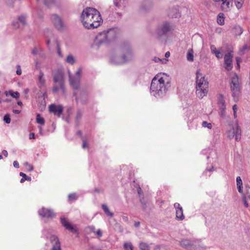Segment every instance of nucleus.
I'll return each instance as SVG.
<instances>
[{"label": "nucleus", "mask_w": 250, "mask_h": 250, "mask_svg": "<svg viewBox=\"0 0 250 250\" xmlns=\"http://www.w3.org/2000/svg\"><path fill=\"white\" fill-rule=\"evenodd\" d=\"M170 78L165 73L156 75L152 79L150 93L156 98L164 96L170 87Z\"/></svg>", "instance_id": "f257e3e1"}, {"label": "nucleus", "mask_w": 250, "mask_h": 250, "mask_svg": "<svg viewBox=\"0 0 250 250\" xmlns=\"http://www.w3.org/2000/svg\"><path fill=\"white\" fill-rule=\"evenodd\" d=\"M80 20L83 27L88 29L97 28L103 22L100 12L91 7H87L83 10Z\"/></svg>", "instance_id": "f03ea898"}, {"label": "nucleus", "mask_w": 250, "mask_h": 250, "mask_svg": "<svg viewBox=\"0 0 250 250\" xmlns=\"http://www.w3.org/2000/svg\"><path fill=\"white\" fill-rule=\"evenodd\" d=\"M208 89V83L199 71L196 73V94L197 96L202 99L207 96Z\"/></svg>", "instance_id": "7ed1b4c3"}, {"label": "nucleus", "mask_w": 250, "mask_h": 250, "mask_svg": "<svg viewBox=\"0 0 250 250\" xmlns=\"http://www.w3.org/2000/svg\"><path fill=\"white\" fill-rule=\"evenodd\" d=\"M121 56H113L110 59L111 63L115 64H121L129 62L133 59L134 55L130 47L127 45L121 48Z\"/></svg>", "instance_id": "20e7f679"}, {"label": "nucleus", "mask_w": 250, "mask_h": 250, "mask_svg": "<svg viewBox=\"0 0 250 250\" xmlns=\"http://www.w3.org/2000/svg\"><path fill=\"white\" fill-rule=\"evenodd\" d=\"M230 89L234 101H237L240 94V87L238 77L236 74H234L231 78Z\"/></svg>", "instance_id": "39448f33"}, {"label": "nucleus", "mask_w": 250, "mask_h": 250, "mask_svg": "<svg viewBox=\"0 0 250 250\" xmlns=\"http://www.w3.org/2000/svg\"><path fill=\"white\" fill-rule=\"evenodd\" d=\"M227 136L229 139L235 138L236 141L241 139V130L237 124L229 125L226 132Z\"/></svg>", "instance_id": "423d86ee"}, {"label": "nucleus", "mask_w": 250, "mask_h": 250, "mask_svg": "<svg viewBox=\"0 0 250 250\" xmlns=\"http://www.w3.org/2000/svg\"><path fill=\"white\" fill-rule=\"evenodd\" d=\"M81 68L78 69L74 75H71L69 72V81L70 84L74 89H78L79 88L81 80Z\"/></svg>", "instance_id": "0eeeda50"}, {"label": "nucleus", "mask_w": 250, "mask_h": 250, "mask_svg": "<svg viewBox=\"0 0 250 250\" xmlns=\"http://www.w3.org/2000/svg\"><path fill=\"white\" fill-rule=\"evenodd\" d=\"M53 81L55 83L60 84V87L62 89V94H64L65 89L64 87V73L62 70L56 71L53 76Z\"/></svg>", "instance_id": "6e6552de"}, {"label": "nucleus", "mask_w": 250, "mask_h": 250, "mask_svg": "<svg viewBox=\"0 0 250 250\" xmlns=\"http://www.w3.org/2000/svg\"><path fill=\"white\" fill-rule=\"evenodd\" d=\"M171 27L169 23L166 22L159 25L155 31V34L158 38L166 36L170 31Z\"/></svg>", "instance_id": "1a4fd4ad"}, {"label": "nucleus", "mask_w": 250, "mask_h": 250, "mask_svg": "<svg viewBox=\"0 0 250 250\" xmlns=\"http://www.w3.org/2000/svg\"><path fill=\"white\" fill-rule=\"evenodd\" d=\"M48 230L44 229L42 231V235L46 237L49 238L51 243L52 245V250H61L60 242L58 237L54 235H51L50 236L48 235Z\"/></svg>", "instance_id": "9d476101"}, {"label": "nucleus", "mask_w": 250, "mask_h": 250, "mask_svg": "<svg viewBox=\"0 0 250 250\" xmlns=\"http://www.w3.org/2000/svg\"><path fill=\"white\" fill-rule=\"evenodd\" d=\"M50 20L54 26L57 30L62 31L65 28L64 23L58 15L53 14L50 17Z\"/></svg>", "instance_id": "9b49d317"}, {"label": "nucleus", "mask_w": 250, "mask_h": 250, "mask_svg": "<svg viewBox=\"0 0 250 250\" xmlns=\"http://www.w3.org/2000/svg\"><path fill=\"white\" fill-rule=\"evenodd\" d=\"M37 85L40 89V91H42V95L44 97L47 96L45 86V80L44 78V74L40 71L38 77Z\"/></svg>", "instance_id": "f8f14e48"}, {"label": "nucleus", "mask_w": 250, "mask_h": 250, "mask_svg": "<svg viewBox=\"0 0 250 250\" xmlns=\"http://www.w3.org/2000/svg\"><path fill=\"white\" fill-rule=\"evenodd\" d=\"M233 55L232 52H229L224 56V67L226 70L230 71L232 67V58Z\"/></svg>", "instance_id": "ddd939ff"}, {"label": "nucleus", "mask_w": 250, "mask_h": 250, "mask_svg": "<svg viewBox=\"0 0 250 250\" xmlns=\"http://www.w3.org/2000/svg\"><path fill=\"white\" fill-rule=\"evenodd\" d=\"M39 215L42 218H52L54 216V213L49 208H42L38 211Z\"/></svg>", "instance_id": "4468645a"}, {"label": "nucleus", "mask_w": 250, "mask_h": 250, "mask_svg": "<svg viewBox=\"0 0 250 250\" xmlns=\"http://www.w3.org/2000/svg\"><path fill=\"white\" fill-rule=\"evenodd\" d=\"M218 104L220 110V114L221 116H225L226 105L224 98L222 94L219 95L218 97Z\"/></svg>", "instance_id": "2eb2a0df"}, {"label": "nucleus", "mask_w": 250, "mask_h": 250, "mask_svg": "<svg viewBox=\"0 0 250 250\" xmlns=\"http://www.w3.org/2000/svg\"><path fill=\"white\" fill-rule=\"evenodd\" d=\"M61 222L62 225L65 227V228L71 231L73 233L78 234V230L74 226H73L65 218L62 217L61 218Z\"/></svg>", "instance_id": "dca6fc26"}, {"label": "nucleus", "mask_w": 250, "mask_h": 250, "mask_svg": "<svg viewBox=\"0 0 250 250\" xmlns=\"http://www.w3.org/2000/svg\"><path fill=\"white\" fill-rule=\"evenodd\" d=\"M242 194V200L244 203V205L246 208H248L249 205L247 201V198H248L250 200V187L249 186H246L245 189V192Z\"/></svg>", "instance_id": "f3484780"}, {"label": "nucleus", "mask_w": 250, "mask_h": 250, "mask_svg": "<svg viewBox=\"0 0 250 250\" xmlns=\"http://www.w3.org/2000/svg\"><path fill=\"white\" fill-rule=\"evenodd\" d=\"M49 109L50 112L53 113L59 117L62 112L63 108L62 105L51 104L49 106Z\"/></svg>", "instance_id": "a211bd4d"}, {"label": "nucleus", "mask_w": 250, "mask_h": 250, "mask_svg": "<svg viewBox=\"0 0 250 250\" xmlns=\"http://www.w3.org/2000/svg\"><path fill=\"white\" fill-rule=\"evenodd\" d=\"M232 1L233 0H222L221 4L222 10L225 12L229 11L232 6Z\"/></svg>", "instance_id": "6ab92c4d"}, {"label": "nucleus", "mask_w": 250, "mask_h": 250, "mask_svg": "<svg viewBox=\"0 0 250 250\" xmlns=\"http://www.w3.org/2000/svg\"><path fill=\"white\" fill-rule=\"evenodd\" d=\"M181 246L186 249H191L194 245V243L192 241L188 239H184L180 242Z\"/></svg>", "instance_id": "aec40b11"}, {"label": "nucleus", "mask_w": 250, "mask_h": 250, "mask_svg": "<svg viewBox=\"0 0 250 250\" xmlns=\"http://www.w3.org/2000/svg\"><path fill=\"white\" fill-rule=\"evenodd\" d=\"M168 16L171 18H177L181 16L180 13L179 12L178 8L176 7L173 8L169 12Z\"/></svg>", "instance_id": "412c9836"}, {"label": "nucleus", "mask_w": 250, "mask_h": 250, "mask_svg": "<svg viewBox=\"0 0 250 250\" xmlns=\"http://www.w3.org/2000/svg\"><path fill=\"white\" fill-rule=\"evenodd\" d=\"M236 185L237 188L238 190V192L240 193H243V182L240 176H238L236 178Z\"/></svg>", "instance_id": "4be33fe9"}, {"label": "nucleus", "mask_w": 250, "mask_h": 250, "mask_svg": "<svg viewBox=\"0 0 250 250\" xmlns=\"http://www.w3.org/2000/svg\"><path fill=\"white\" fill-rule=\"evenodd\" d=\"M113 32V30H110L109 31H107L106 32H103L99 35L98 38L101 37H104L105 38L102 42H108L111 41L112 39H110L109 38V35L111 32Z\"/></svg>", "instance_id": "5701e85b"}, {"label": "nucleus", "mask_w": 250, "mask_h": 250, "mask_svg": "<svg viewBox=\"0 0 250 250\" xmlns=\"http://www.w3.org/2000/svg\"><path fill=\"white\" fill-rule=\"evenodd\" d=\"M217 22L220 25H223L225 24V15L223 13H220L218 15Z\"/></svg>", "instance_id": "b1692460"}, {"label": "nucleus", "mask_w": 250, "mask_h": 250, "mask_svg": "<svg viewBox=\"0 0 250 250\" xmlns=\"http://www.w3.org/2000/svg\"><path fill=\"white\" fill-rule=\"evenodd\" d=\"M250 50V46H248L247 44H244L242 47L239 49L238 54L240 55H244L246 51Z\"/></svg>", "instance_id": "393cba45"}, {"label": "nucleus", "mask_w": 250, "mask_h": 250, "mask_svg": "<svg viewBox=\"0 0 250 250\" xmlns=\"http://www.w3.org/2000/svg\"><path fill=\"white\" fill-rule=\"evenodd\" d=\"M176 217L179 220H183L185 218L183 208L176 210Z\"/></svg>", "instance_id": "a878e982"}, {"label": "nucleus", "mask_w": 250, "mask_h": 250, "mask_svg": "<svg viewBox=\"0 0 250 250\" xmlns=\"http://www.w3.org/2000/svg\"><path fill=\"white\" fill-rule=\"evenodd\" d=\"M65 62L67 63L72 65L75 63L76 60L73 55L69 54L66 57L65 59Z\"/></svg>", "instance_id": "bb28decb"}, {"label": "nucleus", "mask_w": 250, "mask_h": 250, "mask_svg": "<svg viewBox=\"0 0 250 250\" xmlns=\"http://www.w3.org/2000/svg\"><path fill=\"white\" fill-rule=\"evenodd\" d=\"M193 51L192 49H189L187 53V58L188 61L193 62L194 60Z\"/></svg>", "instance_id": "cd10ccee"}, {"label": "nucleus", "mask_w": 250, "mask_h": 250, "mask_svg": "<svg viewBox=\"0 0 250 250\" xmlns=\"http://www.w3.org/2000/svg\"><path fill=\"white\" fill-rule=\"evenodd\" d=\"M153 61L155 62H160L162 64H166L168 62V60L166 59H160L157 57H154L153 59Z\"/></svg>", "instance_id": "c85d7f7f"}, {"label": "nucleus", "mask_w": 250, "mask_h": 250, "mask_svg": "<svg viewBox=\"0 0 250 250\" xmlns=\"http://www.w3.org/2000/svg\"><path fill=\"white\" fill-rule=\"evenodd\" d=\"M26 16L24 15H21L18 18V22H20L22 26L26 24Z\"/></svg>", "instance_id": "c756f323"}, {"label": "nucleus", "mask_w": 250, "mask_h": 250, "mask_svg": "<svg viewBox=\"0 0 250 250\" xmlns=\"http://www.w3.org/2000/svg\"><path fill=\"white\" fill-rule=\"evenodd\" d=\"M102 208L104 210V212H105V213L107 215L110 216V217H112L113 216V213L110 211L108 208L107 207V206L106 205H104V204L102 205Z\"/></svg>", "instance_id": "7c9ffc66"}, {"label": "nucleus", "mask_w": 250, "mask_h": 250, "mask_svg": "<svg viewBox=\"0 0 250 250\" xmlns=\"http://www.w3.org/2000/svg\"><path fill=\"white\" fill-rule=\"evenodd\" d=\"M32 54L35 56H39L41 57V47H34L32 50Z\"/></svg>", "instance_id": "2f4dec72"}, {"label": "nucleus", "mask_w": 250, "mask_h": 250, "mask_svg": "<svg viewBox=\"0 0 250 250\" xmlns=\"http://www.w3.org/2000/svg\"><path fill=\"white\" fill-rule=\"evenodd\" d=\"M20 175L22 176V178L21 179V183H23L25 180H27L29 181H30L31 180V178L30 177H28L27 175L23 173V172H20Z\"/></svg>", "instance_id": "473e14b6"}, {"label": "nucleus", "mask_w": 250, "mask_h": 250, "mask_svg": "<svg viewBox=\"0 0 250 250\" xmlns=\"http://www.w3.org/2000/svg\"><path fill=\"white\" fill-rule=\"evenodd\" d=\"M244 1L245 0H234L235 5L238 9L242 7Z\"/></svg>", "instance_id": "72a5a7b5"}, {"label": "nucleus", "mask_w": 250, "mask_h": 250, "mask_svg": "<svg viewBox=\"0 0 250 250\" xmlns=\"http://www.w3.org/2000/svg\"><path fill=\"white\" fill-rule=\"evenodd\" d=\"M124 248L125 250H133V247L131 242H125L124 244Z\"/></svg>", "instance_id": "f704fd0d"}, {"label": "nucleus", "mask_w": 250, "mask_h": 250, "mask_svg": "<svg viewBox=\"0 0 250 250\" xmlns=\"http://www.w3.org/2000/svg\"><path fill=\"white\" fill-rule=\"evenodd\" d=\"M44 4L48 7H50L55 4V0H44Z\"/></svg>", "instance_id": "c9c22d12"}, {"label": "nucleus", "mask_w": 250, "mask_h": 250, "mask_svg": "<svg viewBox=\"0 0 250 250\" xmlns=\"http://www.w3.org/2000/svg\"><path fill=\"white\" fill-rule=\"evenodd\" d=\"M60 90L62 93V89L60 87V84H58V83H55L52 88L53 92L57 93Z\"/></svg>", "instance_id": "e433bc0d"}, {"label": "nucleus", "mask_w": 250, "mask_h": 250, "mask_svg": "<svg viewBox=\"0 0 250 250\" xmlns=\"http://www.w3.org/2000/svg\"><path fill=\"white\" fill-rule=\"evenodd\" d=\"M139 247L141 250H149V245L145 243H140L139 244Z\"/></svg>", "instance_id": "4c0bfd02"}, {"label": "nucleus", "mask_w": 250, "mask_h": 250, "mask_svg": "<svg viewBox=\"0 0 250 250\" xmlns=\"http://www.w3.org/2000/svg\"><path fill=\"white\" fill-rule=\"evenodd\" d=\"M36 121L37 123L40 125H44V119L39 114H38L36 116Z\"/></svg>", "instance_id": "58836bf2"}, {"label": "nucleus", "mask_w": 250, "mask_h": 250, "mask_svg": "<svg viewBox=\"0 0 250 250\" xmlns=\"http://www.w3.org/2000/svg\"><path fill=\"white\" fill-rule=\"evenodd\" d=\"M74 95H75V99H76V100L77 102H78L79 101H80L82 103H84L85 102V100H83L82 99V97H79L77 95V93L76 92H74ZM84 97V99L86 98V95L85 94H83L82 95V96H83Z\"/></svg>", "instance_id": "ea45409f"}, {"label": "nucleus", "mask_w": 250, "mask_h": 250, "mask_svg": "<svg viewBox=\"0 0 250 250\" xmlns=\"http://www.w3.org/2000/svg\"><path fill=\"white\" fill-rule=\"evenodd\" d=\"M24 167L28 171H32L34 169V167L32 165L28 163H25L24 164Z\"/></svg>", "instance_id": "a19ab883"}, {"label": "nucleus", "mask_w": 250, "mask_h": 250, "mask_svg": "<svg viewBox=\"0 0 250 250\" xmlns=\"http://www.w3.org/2000/svg\"><path fill=\"white\" fill-rule=\"evenodd\" d=\"M3 121L7 124H8L11 122L10 116L9 114H5L3 117Z\"/></svg>", "instance_id": "79ce46f5"}, {"label": "nucleus", "mask_w": 250, "mask_h": 250, "mask_svg": "<svg viewBox=\"0 0 250 250\" xmlns=\"http://www.w3.org/2000/svg\"><path fill=\"white\" fill-rule=\"evenodd\" d=\"M202 125L203 127L208 128V129H211L212 128L211 124L207 121H203L202 123Z\"/></svg>", "instance_id": "37998d69"}, {"label": "nucleus", "mask_w": 250, "mask_h": 250, "mask_svg": "<svg viewBox=\"0 0 250 250\" xmlns=\"http://www.w3.org/2000/svg\"><path fill=\"white\" fill-rule=\"evenodd\" d=\"M5 3L7 6L13 8L14 6V0H5Z\"/></svg>", "instance_id": "c03bdc74"}, {"label": "nucleus", "mask_w": 250, "mask_h": 250, "mask_svg": "<svg viewBox=\"0 0 250 250\" xmlns=\"http://www.w3.org/2000/svg\"><path fill=\"white\" fill-rule=\"evenodd\" d=\"M154 250H167L165 246L163 245H157L155 247Z\"/></svg>", "instance_id": "a18cd8bd"}, {"label": "nucleus", "mask_w": 250, "mask_h": 250, "mask_svg": "<svg viewBox=\"0 0 250 250\" xmlns=\"http://www.w3.org/2000/svg\"><path fill=\"white\" fill-rule=\"evenodd\" d=\"M6 96H11L13 98H16V92L12 91H5V92Z\"/></svg>", "instance_id": "49530a36"}, {"label": "nucleus", "mask_w": 250, "mask_h": 250, "mask_svg": "<svg viewBox=\"0 0 250 250\" xmlns=\"http://www.w3.org/2000/svg\"><path fill=\"white\" fill-rule=\"evenodd\" d=\"M56 43H57V54H58V56L59 57L62 58L63 57V55H62V54L61 52L60 45H59V43L57 42H56Z\"/></svg>", "instance_id": "de8ad7c7"}, {"label": "nucleus", "mask_w": 250, "mask_h": 250, "mask_svg": "<svg viewBox=\"0 0 250 250\" xmlns=\"http://www.w3.org/2000/svg\"><path fill=\"white\" fill-rule=\"evenodd\" d=\"M232 110L233 112V116L234 118L237 117L236 112L238 110V107L236 104H234L232 106Z\"/></svg>", "instance_id": "09e8293b"}, {"label": "nucleus", "mask_w": 250, "mask_h": 250, "mask_svg": "<svg viewBox=\"0 0 250 250\" xmlns=\"http://www.w3.org/2000/svg\"><path fill=\"white\" fill-rule=\"evenodd\" d=\"M77 195L75 193H71L68 195V199L70 200H74L77 199Z\"/></svg>", "instance_id": "8fccbe9b"}, {"label": "nucleus", "mask_w": 250, "mask_h": 250, "mask_svg": "<svg viewBox=\"0 0 250 250\" xmlns=\"http://www.w3.org/2000/svg\"><path fill=\"white\" fill-rule=\"evenodd\" d=\"M214 54L218 59H221L223 57L222 53L219 50H217L216 52H214Z\"/></svg>", "instance_id": "3c124183"}, {"label": "nucleus", "mask_w": 250, "mask_h": 250, "mask_svg": "<svg viewBox=\"0 0 250 250\" xmlns=\"http://www.w3.org/2000/svg\"><path fill=\"white\" fill-rule=\"evenodd\" d=\"M235 29L237 31L236 34L237 35H240L243 33L242 29L240 26L236 27Z\"/></svg>", "instance_id": "603ef678"}, {"label": "nucleus", "mask_w": 250, "mask_h": 250, "mask_svg": "<svg viewBox=\"0 0 250 250\" xmlns=\"http://www.w3.org/2000/svg\"><path fill=\"white\" fill-rule=\"evenodd\" d=\"M210 50L211 52L213 54H214V52H216L217 50L216 49V48L215 46L213 44H212L210 45Z\"/></svg>", "instance_id": "864d4df0"}, {"label": "nucleus", "mask_w": 250, "mask_h": 250, "mask_svg": "<svg viewBox=\"0 0 250 250\" xmlns=\"http://www.w3.org/2000/svg\"><path fill=\"white\" fill-rule=\"evenodd\" d=\"M98 237H101L103 235V233L100 229H98L95 233Z\"/></svg>", "instance_id": "5fc2aeb1"}, {"label": "nucleus", "mask_w": 250, "mask_h": 250, "mask_svg": "<svg viewBox=\"0 0 250 250\" xmlns=\"http://www.w3.org/2000/svg\"><path fill=\"white\" fill-rule=\"evenodd\" d=\"M174 208H175L176 209V210H178V209H182V207L181 206V205H180V204L178 203H175L174 204Z\"/></svg>", "instance_id": "6e6d98bb"}, {"label": "nucleus", "mask_w": 250, "mask_h": 250, "mask_svg": "<svg viewBox=\"0 0 250 250\" xmlns=\"http://www.w3.org/2000/svg\"><path fill=\"white\" fill-rule=\"evenodd\" d=\"M21 74V69L20 66H17V75H20Z\"/></svg>", "instance_id": "4d7b16f0"}, {"label": "nucleus", "mask_w": 250, "mask_h": 250, "mask_svg": "<svg viewBox=\"0 0 250 250\" xmlns=\"http://www.w3.org/2000/svg\"><path fill=\"white\" fill-rule=\"evenodd\" d=\"M88 229H89L90 232H93L94 233L96 232V229H95V227H94V226H89L88 227Z\"/></svg>", "instance_id": "13d9d810"}, {"label": "nucleus", "mask_w": 250, "mask_h": 250, "mask_svg": "<svg viewBox=\"0 0 250 250\" xmlns=\"http://www.w3.org/2000/svg\"><path fill=\"white\" fill-rule=\"evenodd\" d=\"M241 59L240 57H236V62H237V66L238 68H239V67H240L239 62L241 61Z\"/></svg>", "instance_id": "bf43d9fd"}, {"label": "nucleus", "mask_w": 250, "mask_h": 250, "mask_svg": "<svg viewBox=\"0 0 250 250\" xmlns=\"http://www.w3.org/2000/svg\"><path fill=\"white\" fill-rule=\"evenodd\" d=\"M88 250H101V249H97L93 246H90L88 248Z\"/></svg>", "instance_id": "052dcab7"}, {"label": "nucleus", "mask_w": 250, "mask_h": 250, "mask_svg": "<svg viewBox=\"0 0 250 250\" xmlns=\"http://www.w3.org/2000/svg\"><path fill=\"white\" fill-rule=\"evenodd\" d=\"M83 148H85L88 146L85 140L83 141Z\"/></svg>", "instance_id": "680f3d73"}, {"label": "nucleus", "mask_w": 250, "mask_h": 250, "mask_svg": "<svg viewBox=\"0 0 250 250\" xmlns=\"http://www.w3.org/2000/svg\"><path fill=\"white\" fill-rule=\"evenodd\" d=\"M29 92V90L28 89H26L24 90V94H25V98H27V94Z\"/></svg>", "instance_id": "e2e57ef3"}, {"label": "nucleus", "mask_w": 250, "mask_h": 250, "mask_svg": "<svg viewBox=\"0 0 250 250\" xmlns=\"http://www.w3.org/2000/svg\"><path fill=\"white\" fill-rule=\"evenodd\" d=\"M35 138V134L34 133H30L29 134V139H34Z\"/></svg>", "instance_id": "0e129e2a"}, {"label": "nucleus", "mask_w": 250, "mask_h": 250, "mask_svg": "<svg viewBox=\"0 0 250 250\" xmlns=\"http://www.w3.org/2000/svg\"><path fill=\"white\" fill-rule=\"evenodd\" d=\"M2 154L5 157H7L8 156V152L6 150H3L2 151Z\"/></svg>", "instance_id": "69168bd1"}, {"label": "nucleus", "mask_w": 250, "mask_h": 250, "mask_svg": "<svg viewBox=\"0 0 250 250\" xmlns=\"http://www.w3.org/2000/svg\"><path fill=\"white\" fill-rule=\"evenodd\" d=\"M170 53L169 51H167L165 55V56L166 58H168L170 57Z\"/></svg>", "instance_id": "338daca9"}, {"label": "nucleus", "mask_w": 250, "mask_h": 250, "mask_svg": "<svg viewBox=\"0 0 250 250\" xmlns=\"http://www.w3.org/2000/svg\"><path fill=\"white\" fill-rule=\"evenodd\" d=\"M115 14L116 15V16H115V18H120L121 17V14L119 12H116Z\"/></svg>", "instance_id": "774afa93"}]
</instances>
